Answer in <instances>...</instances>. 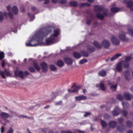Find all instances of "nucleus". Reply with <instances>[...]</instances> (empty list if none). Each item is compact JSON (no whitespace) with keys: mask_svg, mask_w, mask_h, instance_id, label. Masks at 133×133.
Returning <instances> with one entry per match:
<instances>
[{"mask_svg":"<svg viewBox=\"0 0 133 133\" xmlns=\"http://www.w3.org/2000/svg\"><path fill=\"white\" fill-rule=\"evenodd\" d=\"M36 9V8L35 7L32 6L31 7V10L32 11H35Z\"/></svg>","mask_w":133,"mask_h":133,"instance_id":"774afa93","label":"nucleus"},{"mask_svg":"<svg viewBox=\"0 0 133 133\" xmlns=\"http://www.w3.org/2000/svg\"><path fill=\"white\" fill-rule=\"evenodd\" d=\"M74 57L76 58L79 59L81 58V56L80 54L77 52H74L73 54Z\"/></svg>","mask_w":133,"mask_h":133,"instance_id":"393cba45","label":"nucleus"},{"mask_svg":"<svg viewBox=\"0 0 133 133\" xmlns=\"http://www.w3.org/2000/svg\"><path fill=\"white\" fill-rule=\"evenodd\" d=\"M126 32L121 31L119 33L118 37L121 40L124 42H127L129 40V39L126 37Z\"/></svg>","mask_w":133,"mask_h":133,"instance_id":"7ed1b4c3","label":"nucleus"},{"mask_svg":"<svg viewBox=\"0 0 133 133\" xmlns=\"http://www.w3.org/2000/svg\"><path fill=\"white\" fill-rule=\"evenodd\" d=\"M1 75V76L3 79L6 78L5 76L4 75V72L3 71H2L0 70V75Z\"/></svg>","mask_w":133,"mask_h":133,"instance_id":"6e6d98bb","label":"nucleus"},{"mask_svg":"<svg viewBox=\"0 0 133 133\" xmlns=\"http://www.w3.org/2000/svg\"><path fill=\"white\" fill-rule=\"evenodd\" d=\"M14 132V131L13 129L11 127H10L6 133H13Z\"/></svg>","mask_w":133,"mask_h":133,"instance_id":"864d4df0","label":"nucleus"},{"mask_svg":"<svg viewBox=\"0 0 133 133\" xmlns=\"http://www.w3.org/2000/svg\"><path fill=\"white\" fill-rule=\"evenodd\" d=\"M132 59V58L131 57H126L125 58V61H124L125 62H126V63L125 64V65H126L127 63L129 65V64L128 62L131 60Z\"/></svg>","mask_w":133,"mask_h":133,"instance_id":"f704fd0d","label":"nucleus"},{"mask_svg":"<svg viewBox=\"0 0 133 133\" xmlns=\"http://www.w3.org/2000/svg\"><path fill=\"white\" fill-rule=\"evenodd\" d=\"M4 54L3 52H0V60H1L4 57Z\"/></svg>","mask_w":133,"mask_h":133,"instance_id":"de8ad7c7","label":"nucleus"},{"mask_svg":"<svg viewBox=\"0 0 133 133\" xmlns=\"http://www.w3.org/2000/svg\"><path fill=\"white\" fill-rule=\"evenodd\" d=\"M12 11L14 14L16 15L18 12V10L17 8L15 6H14L12 8Z\"/></svg>","mask_w":133,"mask_h":133,"instance_id":"bb28decb","label":"nucleus"},{"mask_svg":"<svg viewBox=\"0 0 133 133\" xmlns=\"http://www.w3.org/2000/svg\"><path fill=\"white\" fill-rule=\"evenodd\" d=\"M112 114L114 116H116L118 115L120 113L119 109L117 107H116L112 111Z\"/></svg>","mask_w":133,"mask_h":133,"instance_id":"ddd939ff","label":"nucleus"},{"mask_svg":"<svg viewBox=\"0 0 133 133\" xmlns=\"http://www.w3.org/2000/svg\"><path fill=\"white\" fill-rule=\"evenodd\" d=\"M28 16L30 18H31V19L30 20V21H32L34 19L35 16H34V15L33 16V17L32 18H31V15L29 13V12L28 13Z\"/></svg>","mask_w":133,"mask_h":133,"instance_id":"8fccbe9b","label":"nucleus"},{"mask_svg":"<svg viewBox=\"0 0 133 133\" xmlns=\"http://www.w3.org/2000/svg\"><path fill=\"white\" fill-rule=\"evenodd\" d=\"M50 2V0H45L44 2L45 4H47L49 3Z\"/></svg>","mask_w":133,"mask_h":133,"instance_id":"0e129e2a","label":"nucleus"},{"mask_svg":"<svg viewBox=\"0 0 133 133\" xmlns=\"http://www.w3.org/2000/svg\"><path fill=\"white\" fill-rule=\"evenodd\" d=\"M56 65L59 67L61 68L64 66L63 62L61 60H58L56 63Z\"/></svg>","mask_w":133,"mask_h":133,"instance_id":"aec40b11","label":"nucleus"},{"mask_svg":"<svg viewBox=\"0 0 133 133\" xmlns=\"http://www.w3.org/2000/svg\"><path fill=\"white\" fill-rule=\"evenodd\" d=\"M124 3L127 4V7L130 8V10L133 11V1H127L126 0H124L123 2Z\"/></svg>","mask_w":133,"mask_h":133,"instance_id":"6e6552de","label":"nucleus"},{"mask_svg":"<svg viewBox=\"0 0 133 133\" xmlns=\"http://www.w3.org/2000/svg\"><path fill=\"white\" fill-rule=\"evenodd\" d=\"M127 30L128 31V33L130 34L131 36H133V30L132 29L131 27H130V29L128 28Z\"/></svg>","mask_w":133,"mask_h":133,"instance_id":"58836bf2","label":"nucleus"},{"mask_svg":"<svg viewBox=\"0 0 133 133\" xmlns=\"http://www.w3.org/2000/svg\"><path fill=\"white\" fill-rule=\"evenodd\" d=\"M55 39L54 37L50 35L49 38L46 39L45 40L46 44L47 45H50L55 42Z\"/></svg>","mask_w":133,"mask_h":133,"instance_id":"423d86ee","label":"nucleus"},{"mask_svg":"<svg viewBox=\"0 0 133 133\" xmlns=\"http://www.w3.org/2000/svg\"><path fill=\"white\" fill-rule=\"evenodd\" d=\"M117 120L120 123H122L124 121V119L122 118H119Z\"/></svg>","mask_w":133,"mask_h":133,"instance_id":"4d7b16f0","label":"nucleus"},{"mask_svg":"<svg viewBox=\"0 0 133 133\" xmlns=\"http://www.w3.org/2000/svg\"><path fill=\"white\" fill-rule=\"evenodd\" d=\"M60 34V30L58 29H56L54 31V33L51 34V36L55 38V37H57Z\"/></svg>","mask_w":133,"mask_h":133,"instance_id":"2eb2a0df","label":"nucleus"},{"mask_svg":"<svg viewBox=\"0 0 133 133\" xmlns=\"http://www.w3.org/2000/svg\"><path fill=\"white\" fill-rule=\"evenodd\" d=\"M61 133H72L71 131H61Z\"/></svg>","mask_w":133,"mask_h":133,"instance_id":"bf43d9fd","label":"nucleus"},{"mask_svg":"<svg viewBox=\"0 0 133 133\" xmlns=\"http://www.w3.org/2000/svg\"><path fill=\"white\" fill-rule=\"evenodd\" d=\"M108 14V9H107L104 10L103 12V14L104 16H106Z\"/></svg>","mask_w":133,"mask_h":133,"instance_id":"603ef678","label":"nucleus"},{"mask_svg":"<svg viewBox=\"0 0 133 133\" xmlns=\"http://www.w3.org/2000/svg\"><path fill=\"white\" fill-rule=\"evenodd\" d=\"M91 114V113L90 112H85L84 115L85 117H87L89 116Z\"/></svg>","mask_w":133,"mask_h":133,"instance_id":"5fc2aeb1","label":"nucleus"},{"mask_svg":"<svg viewBox=\"0 0 133 133\" xmlns=\"http://www.w3.org/2000/svg\"><path fill=\"white\" fill-rule=\"evenodd\" d=\"M8 15L10 18L11 19L13 18V15L12 13L10 12H9L8 13L6 12H2L0 11V21L2 22L4 18V17L5 16L6 18H7V16Z\"/></svg>","mask_w":133,"mask_h":133,"instance_id":"f03ea898","label":"nucleus"},{"mask_svg":"<svg viewBox=\"0 0 133 133\" xmlns=\"http://www.w3.org/2000/svg\"><path fill=\"white\" fill-rule=\"evenodd\" d=\"M99 86L100 89L102 91H104L106 89V88L103 83H101Z\"/></svg>","mask_w":133,"mask_h":133,"instance_id":"473e14b6","label":"nucleus"},{"mask_svg":"<svg viewBox=\"0 0 133 133\" xmlns=\"http://www.w3.org/2000/svg\"><path fill=\"white\" fill-rule=\"evenodd\" d=\"M5 65V63L4 61H3L2 63V67H4Z\"/></svg>","mask_w":133,"mask_h":133,"instance_id":"69168bd1","label":"nucleus"},{"mask_svg":"<svg viewBox=\"0 0 133 133\" xmlns=\"http://www.w3.org/2000/svg\"><path fill=\"white\" fill-rule=\"evenodd\" d=\"M114 81L111 82L109 81L108 84L109 85H111V86L110 87L111 89L113 91H115L117 88V84H114Z\"/></svg>","mask_w":133,"mask_h":133,"instance_id":"9d476101","label":"nucleus"},{"mask_svg":"<svg viewBox=\"0 0 133 133\" xmlns=\"http://www.w3.org/2000/svg\"><path fill=\"white\" fill-rule=\"evenodd\" d=\"M116 129L119 132H123L126 129V127L123 125L118 126L117 127Z\"/></svg>","mask_w":133,"mask_h":133,"instance_id":"f3484780","label":"nucleus"},{"mask_svg":"<svg viewBox=\"0 0 133 133\" xmlns=\"http://www.w3.org/2000/svg\"><path fill=\"white\" fill-rule=\"evenodd\" d=\"M75 99L76 101H79L83 100V95L77 96L75 97Z\"/></svg>","mask_w":133,"mask_h":133,"instance_id":"72a5a7b5","label":"nucleus"},{"mask_svg":"<svg viewBox=\"0 0 133 133\" xmlns=\"http://www.w3.org/2000/svg\"><path fill=\"white\" fill-rule=\"evenodd\" d=\"M0 116L4 119L9 118L10 116L9 114L6 112H2L0 114Z\"/></svg>","mask_w":133,"mask_h":133,"instance_id":"f8f14e48","label":"nucleus"},{"mask_svg":"<svg viewBox=\"0 0 133 133\" xmlns=\"http://www.w3.org/2000/svg\"><path fill=\"white\" fill-rule=\"evenodd\" d=\"M93 43L94 46L98 49H100L102 48V44L101 43V44H100L99 42L97 41H94Z\"/></svg>","mask_w":133,"mask_h":133,"instance_id":"6ab92c4d","label":"nucleus"},{"mask_svg":"<svg viewBox=\"0 0 133 133\" xmlns=\"http://www.w3.org/2000/svg\"><path fill=\"white\" fill-rule=\"evenodd\" d=\"M17 116L19 118H27L28 119H30V117H29L27 116H26L23 115H18Z\"/></svg>","mask_w":133,"mask_h":133,"instance_id":"37998d69","label":"nucleus"},{"mask_svg":"<svg viewBox=\"0 0 133 133\" xmlns=\"http://www.w3.org/2000/svg\"><path fill=\"white\" fill-rule=\"evenodd\" d=\"M122 104L123 107L125 108H127L129 106V104L127 103L122 102Z\"/></svg>","mask_w":133,"mask_h":133,"instance_id":"a19ab883","label":"nucleus"},{"mask_svg":"<svg viewBox=\"0 0 133 133\" xmlns=\"http://www.w3.org/2000/svg\"><path fill=\"white\" fill-rule=\"evenodd\" d=\"M76 83H74L72 85L71 87V88L72 89L74 88L73 90H72V92H78V90L81 88V86L80 85L76 86Z\"/></svg>","mask_w":133,"mask_h":133,"instance_id":"9b49d317","label":"nucleus"},{"mask_svg":"<svg viewBox=\"0 0 133 133\" xmlns=\"http://www.w3.org/2000/svg\"><path fill=\"white\" fill-rule=\"evenodd\" d=\"M24 73L25 75H30V74L27 71H25L24 72Z\"/></svg>","mask_w":133,"mask_h":133,"instance_id":"052dcab7","label":"nucleus"},{"mask_svg":"<svg viewBox=\"0 0 133 133\" xmlns=\"http://www.w3.org/2000/svg\"><path fill=\"white\" fill-rule=\"evenodd\" d=\"M88 55V53L87 52H84V56L87 57Z\"/></svg>","mask_w":133,"mask_h":133,"instance_id":"680f3d73","label":"nucleus"},{"mask_svg":"<svg viewBox=\"0 0 133 133\" xmlns=\"http://www.w3.org/2000/svg\"><path fill=\"white\" fill-rule=\"evenodd\" d=\"M67 2V0H59V3L60 4H64Z\"/></svg>","mask_w":133,"mask_h":133,"instance_id":"49530a36","label":"nucleus"},{"mask_svg":"<svg viewBox=\"0 0 133 133\" xmlns=\"http://www.w3.org/2000/svg\"><path fill=\"white\" fill-rule=\"evenodd\" d=\"M28 69L31 72H34L35 71V69L32 66L29 67Z\"/></svg>","mask_w":133,"mask_h":133,"instance_id":"ea45409f","label":"nucleus"},{"mask_svg":"<svg viewBox=\"0 0 133 133\" xmlns=\"http://www.w3.org/2000/svg\"><path fill=\"white\" fill-rule=\"evenodd\" d=\"M126 62L123 61H122L119 63L117 65L116 67V69L117 71L119 72L121 71L122 70V66H123L125 68H127L128 66V64L127 63L126 65L125 64L126 63Z\"/></svg>","mask_w":133,"mask_h":133,"instance_id":"20e7f679","label":"nucleus"},{"mask_svg":"<svg viewBox=\"0 0 133 133\" xmlns=\"http://www.w3.org/2000/svg\"><path fill=\"white\" fill-rule=\"evenodd\" d=\"M69 4L70 6L73 7H76L78 5L77 3L75 1H70L69 2Z\"/></svg>","mask_w":133,"mask_h":133,"instance_id":"b1692460","label":"nucleus"},{"mask_svg":"<svg viewBox=\"0 0 133 133\" xmlns=\"http://www.w3.org/2000/svg\"><path fill=\"white\" fill-rule=\"evenodd\" d=\"M62 103V101H59L56 103V105H61Z\"/></svg>","mask_w":133,"mask_h":133,"instance_id":"13d9d810","label":"nucleus"},{"mask_svg":"<svg viewBox=\"0 0 133 133\" xmlns=\"http://www.w3.org/2000/svg\"><path fill=\"white\" fill-rule=\"evenodd\" d=\"M127 126L128 127H131L132 125V122L130 121H128L126 122Z\"/></svg>","mask_w":133,"mask_h":133,"instance_id":"79ce46f5","label":"nucleus"},{"mask_svg":"<svg viewBox=\"0 0 133 133\" xmlns=\"http://www.w3.org/2000/svg\"><path fill=\"white\" fill-rule=\"evenodd\" d=\"M64 60L65 63L68 65H71L73 63V60L70 57H66L64 58Z\"/></svg>","mask_w":133,"mask_h":133,"instance_id":"dca6fc26","label":"nucleus"},{"mask_svg":"<svg viewBox=\"0 0 133 133\" xmlns=\"http://www.w3.org/2000/svg\"><path fill=\"white\" fill-rule=\"evenodd\" d=\"M121 113L122 115L124 117H126L128 114V112L127 111L125 110H122L121 111Z\"/></svg>","mask_w":133,"mask_h":133,"instance_id":"e433bc0d","label":"nucleus"},{"mask_svg":"<svg viewBox=\"0 0 133 133\" xmlns=\"http://www.w3.org/2000/svg\"><path fill=\"white\" fill-rule=\"evenodd\" d=\"M117 99L120 101H122L123 99V97L121 95H118L117 96Z\"/></svg>","mask_w":133,"mask_h":133,"instance_id":"3c124183","label":"nucleus"},{"mask_svg":"<svg viewBox=\"0 0 133 133\" xmlns=\"http://www.w3.org/2000/svg\"><path fill=\"white\" fill-rule=\"evenodd\" d=\"M88 50L91 52H93L95 50V48L93 46H88L87 48Z\"/></svg>","mask_w":133,"mask_h":133,"instance_id":"c85d7f7f","label":"nucleus"},{"mask_svg":"<svg viewBox=\"0 0 133 133\" xmlns=\"http://www.w3.org/2000/svg\"><path fill=\"white\" fill-rule=\"evenodd\" d=\"M38 45L37 44H30V42H29L28 43H26V46H35Z\"/></svg>","mask_w":133,"mask_h":133,"instance_id":"a18cd8bd","label":"nucleus"},{"mask_svg":"<svg viewBox=\"0 0 133 133\" xmlns=\"http://www.w3.org/2000/svg\"><path fill=\"white\" fill-rule=\"evenodd\" d=\"M121 55V54H115L112 58H111V61H113L115 59L117 58Z\"/></svg>","mask_w":133,"mask_h":133,"instance_id":"cd10ccee","label":"nucleus"},{"mask_svg":"<svg viewBox=\"0 0 133 133\" xmlns=\"http://www.w3.org/2000/svg\"><path fill=\"white\" fill-rule=\"evenodd\" d=\"M33 65L34 68L38 71H39L41 69V68L38 63L34 61L33 62Z\"/></svg>","mask_w":133,"mask_h":133,"instance_id":"412c9836","label":"nucleus"},{"mask_svg":"<svg viewBox=\"0 0 133 133\" xmlns=\"http://www.w3.org/2000/svg\"><path fill=\"white\" fill-rule=\"evenodd\" d=\"M102 46L105 49H108L110 45V43L108 40L104 39L101 42Z\"/></svg>","mask_w":133,"mask_h":133,"instance_id":"0eeeda50","label":"nucleus"},{"mask_svg":"<svg viewBox=\"0 0 133 133\" xmlns=\"http://www.w3.org/2000/svg\"><path fill=\"white\" fill-rule=\"evenodd\" d=\"M14 74L15 76H18L22 78H23L24 77L23 72L22 71H18L17 70L16 71L14 72Z\"/></svg>","mask_w":133,"mask_h":133,"instance_id":"4468645a","label":"nucleus"},{"mask_svg":"<svg viewBox=\"0 0 133 133\" xmlns=\"http://www.w3.org/2000/svg\"><path fill=\"white\" fill-rule=\"evenodd\" d=\"M124 96L125 99L127 100H130L131 98L132 95L128 92L124 94Z\"/></svg>","mask_w":133,"mask_h":133,"instance_id":"a211bd4d","label":"nucleus"},{"mask_svg":"<svg viewBox=\"0 0 133 133\" xmlns=\"http://www.w3.org/2000/svg\"><path fill=\"white\" fill-rule=\"evenodd\" d=\"M110 116L108 114H105L103 116L104 119H108L110 118Z\"/></svg>","mask_w":133,"mask_h":133,"instance_id":"09e8293b","label":"nucleus"},{"mask_svg":"<svg viewBox=\"0 0 133 133\" xmlns=\"http://www.w3.org/2000/svg\"><path fill=\"white\" fill-rule=\"evenodd\" d=\"M40 65L43 70V72H46L48 69V65L47 63L45 62H42L40 64Z\"/></svg>","mask_w":133,"mask_h":133,"instance_id":"1a4fd4ad","label":"nucleus"},{"mask_svg":"<svg viewBox=\"0 0 133 133\" xmlns=\"http://www.w3.org/2000/svg\"><path fill=\"white\" fill-rule=\"evenodd\" d=\"M49 67L50 70L52 71H54L57 70V68L53 64L49 65Z\"/></svg>","mask_w":133,"mask_h":133,"instance_id":"7c9ffc66","label":"nucleus"},{"mask_svg":"<svg viewBox=\"0 0 133 133\" xmlns=\"http://www.w3.org/2000/svg\"><path fill=\"white\" fill-rule=\"evenodd\" d=\"M4 74L5 73L6 75L7 76H10L11 75V73L9 72L8 70L6 69H5L4 71Z\"/></svg>","mask_w":133,"mask_h":133,"instance_id":"4c0bfd02","label":"nucleus"},{"mask_svg":"<svg viewBox=\"0 0 133 133\" xmlns=\"http://www.w3.org/2000/svg\"><path fill=\"white\" fill-rule=\"evenodd\" d=\"M111 11L115 13L118 12L119 10V8H113L111 9Z\"/></svg>","mask_w":133,"mask_h":133,"instance_id":"c9c22d12","label":"nucleus"},{"mask_svg":"<svg viewBox=\"0 0 133 133\" xmlns=\"http://www.w3.org/2000/svg\"><path fill=\"white\" fill-rule=\"evenodd\" d=\"M101 124L103 127H105L107 126V124L106 122L102 120H101Z\"/></svg>","mask_w":133,"mask_h":133,"instance_id":"c03bdc74","label":"nucleus"},{"mask_svg":"<svg viewBox=\"0 0 133 133\" xmlns=\"http://www.w3.org/2000/svg\"><path fill=\"white\" fill-rule=\"evenodd\" d=\"M117 123L115 121H111L109 122V127L111 128H115L117 124Z\"/></svg>","mask_w":133,"mask_h":133,"instance_id":"5701e85b","label":"nucleus"},{"mask_svg":"<svg viewBox=\"0 0 133 133\" xmlns=\"http://www.w3.org/2000/svg\"><path fill=\"white\" fill-rule=\"evenodd\" d=\"M94 9L95 11H101L103 9L102 6H100L96 5L94 6Z\"/></svg>","mask_w":133,"mask_h":133,"instance_id":"a878e982","label":"nucleus"},{"mask_svg":"<svg viewBox=\"0 0 133 133\" xmlns=\"http://www.w3.org/2000/svg\"><path fill=\"white\" fill-rule=\"evenodd\" d=\"M52 26L46 27L45 29H41L39 30L37 34V36L39 39H42L51 33L53 29Z\"/></svg>","mask_w":133,"mask_h":133,"instance_id":"f257e3e1","label":"nucleus"},{"mask_svg":"<svg viewBox=\"0 0 133 133\" xmlns=\"http://www.w3.org/2000/svg\"><path fill=\"white\" fill-rule=\"evenodd\" d=\"M98 74L99 76L102 77L105 76L106 75V72L104 70H102L100 71Z\"/></svg>","mask_w":133,"mask_h":133,"instance_id":"c756f323","label":"nucleus"},{"mask_svg":"<svg viewBox=\"0 0 133 133\" xmlns=\"http://www.w3.org/2000/svg\"><path fill=\"white\" fill-rule=\"evenodd\" d=\"M7 10H8V11H10V9H11L10 5H8L7 6Z\"/></svg>","mask_w":133,"mask_h":133,"instance_id":"338daca9","label":"nucleus"},{"mask_svg":"<svg viewBox=\"0 0 133 133\" xmlns=\"http://www.w3.org/2000/svg\"><path fill=\"white\" fill-rule=\"evenodd\" d=\"M111 41L114 45L117 46L119 44V40L115 36H112L110 38Z\"/></svg>","mask_w":133,"mask_h":133,"instance_id":"39448f33","label":"nucleus"},{"mask_svg":"<svg viewBox=\"0 0 133 133\" xmlns=\"http://www.w3.org/2000/svg\"><path fill=\"white\" fill-rule=\"evenodd\" d=\"M4 127L3 126H2L1 128V132L2 133H3L4 132Z\"/></svg>","mask_w":133,"mask_h":133,"instance_id":"e2e57ef3","label":"nucleus"},{"mask_svg":"<svg viewBox=\"0 0 133 133\" xmlns=\"http://www.w3.org/2000/svg\"><path fill=\"white\" fill-rule=\"evenodd\" d=\"M96 16L97 18H99L100 19L102 20L104 18V15L98 13L96 14Z\"/></svg>","mask_w":133,"mask_h":133,"instance_id":"2f4dec72","label":"nucleus"},{"mask_svg":"<svg viewBox=\"0 0 133 133\" xmlns=\"http://www.w3.org/2000/svg\"><path fill=\"white\" fill-rule=\"evenodd\" d=\"M124 75L125 79L127 80H129L130 76V72L128 71H125L124 72Z\"/></svg>","mask_w":133,"mask_h":133,"instance_id":"4be33fe9","label":"nucleus"}]
</instances>
